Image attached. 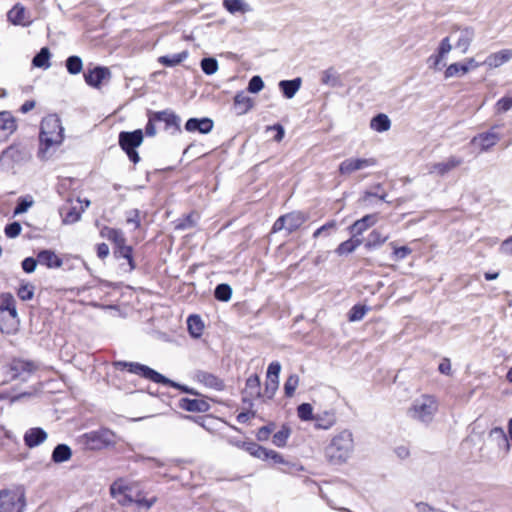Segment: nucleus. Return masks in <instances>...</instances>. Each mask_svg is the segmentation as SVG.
I'll use <instances>...</instances> for the list:
<instances>
[{
  "mask_svg": "<svg viewBox=\"0 0 512 512\" xmlns=\"http://www.w3.org/2000/svg\"><path fill=\"white\" fill-rule=\"evenodd\" d=\"M355 450L354 436L351 430L343 429L334 434L324 448L325 460L333 466L347 463Z\"/></svg>",
  "mask_w": 512,
  "mask_h": 512,
  "instance_id": "nucleus-1",
  "label": "nucleus"
},
{
  "mask_svg": "<svg viewBox=\"0 0 512 512\" xmlns=\"http://www.w3.org/2000/svg\"><path fill=\"white\" fill-rule=\"evenodd\" d=\"M111 495L121 505L136 503L139 507L150 509L157 501L156 497L146 499L139 491L137 484L125 479H118L110 487Z\"/></svg>",
  "mask_w": 512,
  "mask_h": 512,
  "instance_id": "nucleus-2",
  "label": "nucleus"
},
{
  "mask_svg": "<svg viewBox=\"0 0 512 512\" xmlns=\"http://www.w3.org/2000/svg\"><path fill=\"white\" fill-rule=\"evenodd\" d=\"M438 407V401L434 396L422 394L413 400L407 410V415L417 422L429 424L433 421Z\"/></svg>",
  "mask_w": 512,
  "mask_h": 512,
  "instance_id": "nucleus-3",
  "label": "nucleus"
},
{
  "mask_svg": "<svg viewBox=\"0 0 512 512\" xmlns=\"http://www.w3.org/2000/svg\"><path fill=\"white\" fill-rule=\"evenodd\" d=\"M64 129L61 120L56 115H48L41 121L40 144L41 150H48L53 146L60 145L64 139Z\"/></svg>",
  "mask_w": 512,
  "mask_h": 512,
  "instance_id": "nucleus-4",
  "label": "nucleus"
},
{
  "mask_svg": "<svg viewBox=\"0 0 512 512\" xmlns=\"http://www.w3.org/2000/svg\"><path fill=\"white\" fill-rule=\"evenodd\" d=\"M31 159V149L23 142H14L0 154V165L3 169L13 170Z\"/></svg>",
  "mask_w": 512,
  "mask_h": 512,
  "instance_id": "nucleus-5",
  "label": "nucleus"
},
{
  "mask_svg": "<svg viewBox=\"0 0 512 512\" xmlns=\"http://www.w3.org/2000/svg\"><path fill=\"white\" fill-rule=\"evenodd\" d=\"M143 141L144 132L140 128L133 131H121L118 134L119 147L134 165L141 160L137 149L142 145Z\"/></svg>",
  "mask_w": 512,
  "mask_h": 512,
  "instance_id": "nucleus-6",
  "label": "nucleus"
},
{
  "mask_svg": "<svg viewBox=\"0 0 512 512\" xmlns=\"http://www.w3.org/2000/svg\"><path fill=\"white\" fill-rule=\"evenodd\" d=\"M101 234L103 236H107L111 240L114 256L116 258L126 259L128 261L129 269L133 270L135 268V264L132 257V247L126 245L122 232L118 229L105 227Z\"/></svg>",
  "mask_w": 512,
  "mask_h": 512,
  "instance_id": "nucleus-7",
  "label": "nucleus"
},
{
  "mask_svg": "<svg viewBox=\"0 0 512 512\" xmlns=\"http://www.w3.org/2000/svg\"><path fill=\"white\" fill-rule=\"evenodd\" d=\"M115 366L119 369H127L128 372L139 375L155 383H172V380L166 378L152 368L138 362L118 361L115 362Z\"/></svg>",
  "mask_w": 512,
  "mask_h": 512,
  "instance_id": "nucleus-8",
  "label": "nucleus"
},
{
  "mask_svg": "<svg viewBox=\"0 0 512 512\" xmlns=\"http://www.w3.org/2000/svg\"><path fill=\"white\" fill-rule=\"evenodd\" d=\"M89 201L79 197L68 196L66 202L60 208V214L64 224H73L80 220L82 212L89 206Z\"/></svg>",
  "mask_w": 512,
  "mask_h": 512,
  "instance_id": "nucleus-9",
  "label": "nucleus"
},
{
  "mask_svg": "<svg viewBox=\"0 0 512 512\" xmlns=\"http://www.w3.org/2000/svg\"><path fill=\"white\" fill-rule=\"evenodd\" d=\"M25 498L22 493L0 490V512H23Z\"/></svg>",
  "mask_w": 512,
  "mask_h": 512,
  "instance_id": "nucleus-10",
  "label": "nucleus"
},
{
  "mask_svg": "<svg viewBox=\"0 0 512 512\" xmlns=\"http://www.w3.org/2000/svg\"><path fill=\"white\" fill-rule=\"evenodd\" d=\"M376 163L374 158H348L339 164L338 171L341 175H348L357 170L374 166Z\"/></svg>",
  "mask_w": 512,
  "mask_h": 512,
  "instance_id": "nucleus-11",
  "label": "nucleus"
},
{
  "mask_svg": "<svg viewBox=\"0 0 512 512\" xmlns=\"http://www.w3.org/2000/svg\"><path fill=\"white\" fill-rule=\"evenodd\" d=\"M214 128V121L210 117H191L184 124L185 131L189 133L209 134Z\"/></svg>",
  "mask_w": 512,
  "mask_h": 512,
  "instance_id": "nucleus-12",
  "label": "nucleus"
},
{
  "mask_svg": "<svg viewBox=\"0 0 512 512\" xmlns=\"http://www.w3.org/2000/svg\"><path fill=\"white\" fill-rule=\"evenodd\" d=\"M149 114L153 116L156 122H163L165 124V130L174 128L176 132H181V119L173 110L165 109L162 111H153L149 109Z\"/></svg>",
  "mask_w": 512,
  "mask_h": 512,
  "instance_id": "nucleus-13",
  "label": "nucleus"
},
{
  "mask_svg": "<svg viewBox=\"0 0 512 512\" xmlns=\"http://www.w3.org/2000/svg\"><path fill=\"white\" fill-rule=\"evenodd\" d=\"M496 127L497 126H493L488 131L478 133L476 136L472 138L471 143L473 145L479 146L482 152L489 151L501 139L500 135L494 132V129Z\"/></svg>",
  "mask_w": 512,
  "mask_h": 512,
  "instance_id": "nucleus-14",
  "label": "nucleus"
},
{
  "mask_svg": "<svg viewBox=\"0 0 512 512\" xmlns=\"http://www.w3.org/2000/svg\"><path fill=\"white\" fill-rule=\"evenodd\" d=\"M18 122L10 111H0V144L17 130Z\"/></svg>",
  "mask_w": 512,
  "mask_h": 512,
  "instance_id": "nucleus-15",
  "label": "nucleus"
},
{
  "mask_svg": "<svg viewBox=\"0 0 512 512\" xmlns=\"http://www.w3.org/2000/svg\"><path fill=\"white\" fill-rule=\"evenodd\" d=\"M19 318L16 310H0V331L11 335L19 329Z\"/></svg>",
  "mask_w": 512,
  "mask_h": 512,
  "instance_id": "nucleus-16",
  "label": "nucleus"
},
{
  "mask_svg": "<svg viewBox=\"0 0 512 512\" xmlns=\"http://www.w3.org/2000/svg\"><path fill=\"white\" fill-rule=\"evenodd\" d=\"M7 20L12 25L22 27H28L32 23L27 9L21 3H16L7 12Z\"/></svg>",
  "mask_w": 512,
  "mask_h": 512,
  "instance_id": "nucleus-17",
  "label": "nucleus"
},
{
  "mask_svg": "<svg viewBox=\"0 0 512 512\" xmlns=\"http://www.w3.org/2000/svg\"><path fill=\"white\" fill-rule=\"evenodd\" d=\"M488 440L493 443L503 455L510 451L509 438L501 427H494L488 434Z\"/></svg>",
  "mask_w": 512,
  "mask_h": 512,
  "instance_id": "nucleus-18",
  "label": "nucleus"
},
{
  "mask_svg": "<svg viewBox=\"0 0 512 512\" xmlns=\"http://www.w3.org/2000/svg\"><path fill=\"white\" fill-rule=\"evenodd\" d=\"M313 421L315 428L328 430L336 424V412L333 409L319 411L315 414Z\"/></svg>",
  "mask_w": 512,
  "mask_h": 512,
  "instance_id": "nucleus-19",
  "label": "nucleus"
},
{
  "mask_svg": "<svg viewBox=\"0 0 512 512\" xmlns=\"http://www.w3.org/2000/svg\"><path fill=\"white\" fill-rule=\"evenodd\" d=\"M233 106L238 116L247 114L254 106V100L244 91H238L233 98Z\"/></svg>",
  "mask_w": 512,
  "mask_h": 512,
  "instance_id": "nucleus-20",
  "label": "nucleus"
},
{
  "mask_svg": "<svg viewBox=\"0 0 512 512\" xmlns=\"http://www.w3.org/2000/svg\"><path fill=\"white\" fill-rule=\"evenodd\" d=\"M222 6L231 15H244L253 11L245 0H223Z\"/></svg>",
  "mask_w": 512,
  "mask_h": 512,
  "instance_id": "nucleus-21",
  "label": "nucleus"
},
{
  "mask_svg": "<svg viewBox=\"0 0 512 512\" xmlns=\"http://www.w3.org/2000/svg\"><path fill=\"white\" fill-rule=\"evenodd\" d=\"M302 85V79L295 77L290 80H281L278 83V87L283 97L286 99H292L299 91Z\"/></svg>",
  "mask_w": 512,
  "mask_h": 512,
  "instance_id": "nucleus-22",
  "label": "nucleus"
},
{
  "mask_svg": "<svg viewBox=\"0 0 512 512\" xmlns=\"http://www.w3.org/2000/svg\"><path fill=\"white\" fill-rule=\"evenodd\" d=\"M35 370L32 362L25 360H14L10 365V374L12 379L24 378Z\"/></svg>",
  "mask_w": 512,
  "mask_h": 512,
  "instance_id": "nucleus-23",
  "label": "nucleus"
},
{
  "mask_svg": "<svg viewBox=\"0 0 512 512\" xmlns=\"http://www.w3.org/2000/svg\"><path fill=\"white\" fill-rule=\"evenodd\" d=\"M512 59V49H502L498 52L490 54L483 64L490 68H497Z\"/></svg>",
  "mask_w": 512,
  "mask_h": 512,
  "instance_id": "nucleus-24",
  "label": "nucleus"
},
{
  "mask_svg": "<svg viewBox=\"0 0 512 512\" xmlns=\"http://www.w3.org/2000/svg\"><path fill=\"white\" fill-rule=\"evenodd\" d=\"M196 380L206 387L215 389V390H222L224 388L223 381L218 378L216 375L211 374L209 372L205 371H198L195 375Z\"/></svg>",
  "mask_w": 512,
  "mask_h": 512,
  "instance_id": "nucleus-25",
  "label": "nucleus"
},
{
  "mask_svg": "<svg viewBox=\"0 0 512 512\" xmlns=\"http://www.w3.org/2000/svg\"><path fill=\"white\" fill-rule=\"evenodd\" d=\"M47 439V433L41 428H31L24 435L25 444L30 447H36Z\"/></svg>",
  "mask_w": 512,
  "mask_h": 512,
  "instance_id": "nucleus-26",
  "label": "nucleus"
},
{
  "mask_svg": "<svg viewBox=\"0 0 512 512\" xmlns=\"http://www.w3.org/2000/svg\"><path fill=\"white\" fill-rule=\"evenodd\" d=\"M179 407L190 412H205L209 409V404L202 399L182 398Z\"/></svg>",
  "mask_w": 512,
  "mask_h": 512,
  "instance_id": "nucleus-27",
  "label": "nucleus"
},
{
  "mask_svg": "<svg viewBox=\"0 0 512 512\" xmlns=\"http://www.w3.org/2000/svg\"><path fill=\"white\" fill-rule=\"evenodd\" d=\"M80 186H81V181L79 179L66 177V178L60 179L58 186H57V190H58L59 194H61L63 197H65L67 199L68 196L74 197V194L69 193V190H73V192H74L75 190L80 188Z\"/></svg>",
  "mask_w": 512,
  "mask_h": 512,
  "instance_id": "nucleus-28",
  "label": "nucleus"
},
{
  "mask_svg": "<svg viewBox=\"0 0 512 512\" xmlns=\"http://www.w3.org/2000/svg\"><path fill=\"white\" fill-rule=\"evenodd\" d=\"M37 261L47 268H59L62 266V260L50 250H43L37 255Z\"/></svg>",
  "mask_w": 512,
  "mask_h": 512,
  "instance_id": "nucleus-29",
  "label": "nucleus"
},
{
  "mask_svg": "<svg viewBox=\"0 0 512 512\" xmlns=\"http://www.w3.org/2000/svg\"><path fill=\"white\" fill-rule=\"evenodd\" d=\"M370 128L378 133L386 132L391 127V120L385 113H377L370 120Z\"/></svg>",
  "mask_w": 512,
  "mask_h": 512,
  "instance_id": "nucleus-30",
  "label": "nucleus"
},
{
  "mask_svg": "<svg viewBox=\"0 0 512 512\" xmlns=\"http://www.w3.org/2000/svg\"><path fill=\"white\" fill-rule=\"evenodd\" d=\"M321 83L332 88H338L342 86L340 75L335 71L333 67L322 71Z\"/></svg>",
  "mask_w": 512,
  "mask_h": 512,
  "instance_id": "nucleus-31",
  "label": "nucleus"
},
{
  "mask_svg": "<svg viewBox=\"0 0 512 512\" xmlns=\"http://www.w3.org/2000/svg\"><path fill=\"white\" fill-rule=\"evenodd\" d=\"M474 37V30L466 27L460 31L459 37L455 43V48L460 49L462 53H466Z\"/></svg>",
  "mask_w": 512,
  "mask_h": 512,
  "instance_id": "nucleus-32",
  "label": "nucleus"
},
{
  "mask_svg": "<svg viewBox=\"0 0 512 512\" xmlns=\"http://www.w3.org/2000/svg\"><path fill=\"white\" fill-rule=\"evenodd\" d=\"M188 55V51L184 50L180 53L160 56L158 62L165 67H175L186 60Z\"/></svg>",
  "mask_w": 512,
  "mask_h": 512,
  "instance_id": "nucleus-33",
  "label": "nucleus"
},
{
  "mask_svg": "<svg viewBox=\"0 0 512 512\" xmlns=\"http://www.w3.org/2000/svg\"><path fill=\"white\" fill-rule=\"evenodd\" d=\"M72 457V450L66 444L57 445L52 452V461L54 463L60 464L63 462H67Z\"/></svg>",
  "mask_w": 512,
  "mask_h": 512,
  "instance_id": "nucleus-34",
  "label": "nucleus"
},
{
  "mask_svg": "<svg viewBox=\"0 0 512 512\" xmlns=\"http://www.w3.org/2000/svg\"><path fill=\"white\" fill-rule=\"evenodd\" d=\"M461 160L451 157L445 162H438L433 165V171L439 174L440 176H444L452 169L456 168L460 165Z\"/></svg>",
  "mask_w": 512,
  "mask_h": 512,
  "instance_id": "nucleus-35",
  "label": "nucleus"
},
{
  "mask_svg": "<svg viewBox=\"0 0 512 512\" xmlns=\"http://www.w3.org/2000/svg\"><path fill=\"white\" fill-rule=\"evenodd\" d=\"M306 217L301 212H291L281 215L277 218L274 224H304Z\"/></svg>",
  "mask_w": 512,
  "mask_h": 512,
  "instance_id": "nucleus-36",
  "label": "nucleus"
},
{
  "mask_svg": "<svg viewBox=\"0 0 512 512\" xmlns=\"http://www.w3.org/2000/svg\"><path fill=\"white\" fill-rule=\"evenodd\" d=\"M234 445L247 451L250 455L258 459H261L263 456H265V447H262L255 442H235Z\"/></svg>",
  "mask_w": 512,
  "mask_h": 512,
  "instance_id": "nucleus-37",
  "label": "nucleus"
},
{
  "mask_svg": "<svg viewBox=\"0 0 512 512\" xmlns=\"http://www.w3.org/2000/svg\"><path fill=\"white\" fill-rule=\"evenodd\" d=\"M468 73V67L463 62H454L447 66L444 71V78L461 77Z\"/></svg>",
  "mask_w": 512,
  "mask_h": 512,
  "instance_id": "nucleus-38",
  "label": "nucleus"
},
{
  "mask_svg": "<svg viewBox=\"0 0 512 512\" xmlns=\"http://www.w3.org/2000/svg\"><path fill=\"white\" fill-rule=\"evenodd\" d=\"M50 57L51 53L48 47H43L41 50L34 56L32 60V64L38 68H49L50 67Z\"/></svg>",
  "mask_w": 512,
  "mask_h": 512,
  "instance_id": "nucleus-39",
  "label": "nucleus"
},
{
  "mask_svg": "<svg viewBox=\"0 0 512 512\" xmlns=\"http://www.w3.org/2000/svg\"><path fill=\"white\" fill-rule=\"evenodd\" d=\"M35 204L34 198L31 195L21 196L17 199L16 206L13 210V216L23 214L28 211Z\"/></svg>",
  "mask_w": 512,
  "mask_h": 512,
  "instance_id": "nucleus-40",
  "label": "nucleus"
},
{
  "mask_svg": "<svg viewBox=\"0 0 512 512\" xmlns=\"http://www.w3.org/2000/svg\"><path fill=\"white\" fill-rule=\"evenodd\" d=\"M189 333L192 337H200L204 328L201 318L197 315H190L187 319Z\"/></svg>",
  "mask_w": 512,
  "mask_h": 512,
  "instance_id": "nucleus-41",
  "label": "nucleus"
},
{
  "mask_svg": "<svg viewBox=\"0 0 512 512\" xmlns=\"http://www.w3.org/2000/svg\"><path fill=\"white\" fill-rule=\"evenodd\" d=\"M387 194L384 192L383 187L380 183L374 185L370 190H366L362 197L364 202H371L372 198L377 199L378 201H386Z\"/></svg>",
  "mask_w": 512,
  "mask_h": 512,
  "instance_id": "nucleus-42",
  "label": "nucleus"
},
{
  "mask_svg": "<svg viewBox=\"0 0 512 512\" xmlns=\"http://www.w3.org/2000/svg\"><path fill=\"white\" fill-rule=\"evenodd\" d=\"M200 67L204 74L211 76L218 70V61L215 57H204L200 61Z\"/></svg>",
  "mask_w": 512,
  "mask_h": 512,
  "instance_id": "nucleus-43",
  "label": "nucleus"
},
{
  "mask_svg": "<svg viewBox=\"0 0 512 512\" xmlns=\"http://www.w3.org/2000/svg\"><path fill=\"white\" fill-rule=\"evenodd\" d=\"M246 392L251 397L261 396L260 378L258 375H252L247 379Z\"/></svg>",
  "mask_w": 512,
  "mask_h": 512,
  "instance_id": "nucleus-44",
  "label": "nucleus"
},
{
  "mask_svg": "<svg viewBox=\"0 0 512 512\" xmlns=\"http://www.w3.org/2000/svg\"><path fill=\"white\" fill-rule=\"evenodd\" d=\"M388 238V235L381 233L378 230H373L367 240H366V246L369 248L377 247L381 244H383Z\"/></svg>",
  "mask_w": 512,
  "mask_h": 512,
  "instance_id": "nucleus-45",
  "label": "nucleus"
},
{
  "mask_svg": "<svg viewBox=\"0 0 512 512\" xmlns=\"http://www.w3.org/2000/svg\"><path fill=\"white\" fill-rule=\"evenodd\" d=\"M290 428L287 426H282V428L274 433L272 442L277 447H284L287 443V440L290 436Z\"/></svg>",
  "mask_w": 512,
  "mask_h": 512,
  "instance_id": "nucleus-46",
  "label": "nucleus"
},
{
  "mask_svg": "<svg viewBox=\"0 0 512 512\" xmlns=\"http://www.w3.org/2000/svg\"><path fill=\"white\" fill-rule=\"evenodd\" d=\"M115 442V434L108 429H100L98 430V448L100 446H109L114 444Z\"/></svg>",
  "mask_w": 512,
  "mask_h": 512,
  "instance_id": "nucleus-47",
  "label": "nucleus"
},
{
  "mask_svg": "<svg viewBox=\"0 0 512 512\" xmlns=\"http://www.w3.org/2000/svg\"><path fill=\"white\" fill-rule=\"evenodd\" d=\"M214 296L219 301L227 302L231 299L232 289L228 284H219L215 288Z\"/></svg>",
  "mask_w": 512,
  "mask_h": 512,
  "instance_id": "nucleus-48",
  "label": "nucleus"
},
{
  "mask_svg": "<svg viewBox=\"0 0 512 512\" xmlns=\"http://www.w3.org/2000/svg\"><path fill=\"white\" fill-rule=\"evenodd\" d=\"M66 68L70 74L76 75L82 71V60L78 56H70L66 60Z\"/></svg>",
  "mask_w": 512,
  "mask_h": 512,
  "instance_id": "nucleus-49",
  "label": "nucleus"
},
{
  "mask_svg": "<svg viewBox=\"0 0 512 512\" xmlns=\"http://www.w3.org/2000/svg\"><path fill=\"white\" fill-rule=\"evenodd\" d=\"M297 415L302 421H313L315 414L309 403H302L297 408Z\"/></svg>",
  "mask_w": 512,
  "mask_h": 512,
  "instance_id": "nucleus-50",
  "label": "nucleus"
},
{
  "mask_svg": "<svg viewBox=\"0 0 512 512\" xmlns=\"http://www.w3.org/2000/svg\"><path fill=\"white\" fill-rule=\"evenodd\" d=\"M264 88V81L259 75H254L250 78L247 85V92L252 94L259 93Z\"/></svg>",
  "mask_w": 512,
  "mask_h": 512,
  "instance_id": "nucleus-51",
  "label": "nucleus"
},
{
  "mask_svg": "<svg viewBox=\"0 0 512 512\" xmlns=\"http://www.w3.org/2000/svg\"><path fill=\"white\" fill-rule=\"evenodd\" d=\"M359 244H360L359 239H350V240L344 241L338 246L337 253L339 255L349 254V253L353 252Z\"/></svg>",
  "mask_w": 512,
  "mask_h": 512,
  "instance_id": "nucleus-52",
  "label": "nucleus"
},
{
  "mask_svg": "<svg viewBox=\"0 0 512 512\" xmlns=\"http://www.w3.org/2000/svg\"><path fill=\"white\" fill-rule=\"evenodd\" d=\"M299 384V377L296 374H292L288 377L284 384V391L287 397H292Z\"/></svg>",
  "mask_w": 512,
  "mask_h": 512,
  "instance_id": "nucleus-53",
  "label": "nucleus"
},
{
  "mask_svg": "<svg viewBox=\"0 0 512 512\" xmlns=\"http://www.w3.org/2000/svg\"><path fill=\"white\" fill-rule=\"evenodd\" d=\"M445 56L441 55L440 53L436 52L430 55L427 59V63L429 65L430 69H433L434 71H440L442 67L445 65L442 63Z\"/></svg>",
  "mask_w": 512,
  "mask_h": 512,
  "instance_id": "nucleus-54",
  "label": "nucleus"
},
{
  "mask_svg": "<svg viewBox=\"0 0 512 512\" xmlns=\"http://www.w3.org/2000/svg\"><path fill=\"white\" fill-rule=\"evenodd\" d=\"M512 109V97L503 96L496 102V110L498 113H506Z\"/></svg>",
  "mask_w": 512,
  "mask_h": 512,
  "instance_id": "nucleus-55",
  "label": "nucleus"
},
{
  "mask_svg": "<svg viewBox=\"0 0 512 512\" xmlns=\"http://www.w3.org/2000/svg\"><path fill=\"white\" fill-rule=\"evenodd\" d=\"M391 245L393 246L392 257L395 261L405 259L412 252V250L407 246L396 247L393 244Z\"/></svg>",
  "mask_w": 512,
  "mask_h": 512,
  "instance_id": "nucleus-56",
  "label": "nucleus"
},
{
  "mask_svg": "<svg viewBox=\"0 0 512 512\" xmlns=\"http://www.w3.org/2000/svg\"><path fill=\"white\" fill-rule=\"evenodd\" d=\"M278 385H279V380L267 378L266 384H265L264 396L267 397L268 399H272L273 396L275 395V392L278 389Z\"/></svg>",
  "mask_w": 512,
  "mask_h": 512,
  "instance_id": "nucleus-57",
  "label": "nucleus"
},
{
  "mask_svg": "<svg viewBox=\"0 0 512 512\" xmlns=\"http://www.w3.org/2000/svg\"><path fill=\"white\" fill-rule=\"evenodd\" d=\"M265 456H263L262 460H271L275 464H283L285 463L284 458L282 455L274 450L271 449H264Z\"/></svg>",
  "mask_w": 512,
  "mask_h": 512,
  "instance_id": "nucleus-58",
  "label": "nucleus"
},
{
  "mask_svg": "<svg viewBox=\"0 0 512 512\" xmlns=\"http://www.w3.org/2000/svg\"><path fill=\"white\" fill-rule=\"evenodd\" d=\"M266 130L275 132V134L273 136V140L275 142H281L285 136V129H284L283 125L280 123H275L273 125L267 126Z\"/></svg>",
  "mask_w": 512,
  "mask_h": 512,
  "instance_id": "nucleus-59",
  "label": "nucleus"
},
{
  "mask_svg": "<svg viewBox=\"0 0 512 512\" xmlns=\"http://www.w3.org/2000/svg\"><path fill=\"white\" fill-rule=\"evenodd\" d=\"M147 123L145 125V128L143 130L144 132V137L147 136V137H153L156 135V126H155V123H156V120H154L153 116L149 114V109L147 110Z\"/></svg>",
  "mask_w": 512,
  "mask_h": 512,
  "instance_id": "nucleus-60",
  "label": "nucleus"
},
{
  "mask_svg": "<svg viewBox=\"0 0 512 512\" xmlns=\"http://www.w3.org/2000/svg\"><path fill=\"white\" fill-rule=\"evenodd\" d=\"M367 312V308L361 305H355L350 310L349 320L350 321H359L361 320Z\"/></svg>",
  "mask_w": 512,
  "mask_h": 512,
  "instance_id": "nucleus-61",
  "label": "nucleus"
},
{
  "mask_svg": "<svg viewBox=\"0 0 512 512\" xmlns=\"http://www.w3.org/2000/svg\"><path fill=\"white\" fill-rule=\"evenodd\" d=\"M280 371H281L280 363L277 361L271 362L267 369V378L278 380Z\"/></svg>",
  "mask_w": 512,
  "mask_h": 512,
  "instance_id": "nucleus-62",
  "label": "nucleus"
},
{
  "mask_svg": "<svg viewBox=\"0 0 512 512\" xmlns=\"http://www.w3.org/2000/svg\"><path fill=\"white\" fill-rule=\"evenodd\" d=\"M0 310H16L15 300L11 295H2Z\"/></svg>",
  "mask_w": 512,
  "mask_h": 512,
  "instance_id": "nucleus-63",
  "label": "nucleus"
},
{
  "mask_svg": "<svg viewBox=\"0 0 512 512\" xmlns=\"http://www.w3.org/2000/svg\"><path fill=\"white\" fill-rule=\"evenodd\" d=\"M451 49H452V45L450 43V38L447 36V37H444L440 41V43L436 49V52H438L441 55L446 57V55L451 51Z\"/></svg>",
  "mask_w": 512,
  "mask_h": 512,
  "instance_id": "nucleus-64",
  "label": "nucleus"
}]
</instances>
